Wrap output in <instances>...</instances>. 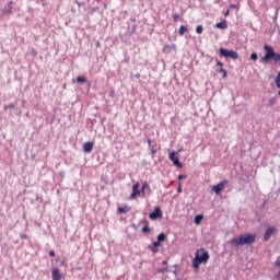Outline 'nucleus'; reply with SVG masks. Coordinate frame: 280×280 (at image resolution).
I'll use <instances>...</instances> for the list:
<instances>
[{
	"mask_svg": "<svg viewBox=\"0 0 280 280\" xmlns=\"http://www.w3.org/2000/svg\"><path fill=\"white\" fill-rule=\"evenodd\" d=\"M256 237L257 236L255 234H243L238 237L232 238L231 244L236 247L250 245L254 244Z\"/></svg>",
	"mask_w": 280,
	"mask_h": 280,
	"instance_id": "f257e3e1",
	"label": "nucleus"
},
{
	"mask_svg": "<svg viewBox=\"0 0 280 280\" xmlns=\"http://www.w3.org/2000/svg\"><path fill=\"white\" fill-rule=\"evenodd\" d=\"M209 261V252L205 248H200L196 252L195 258L192 260V267L198 270L201 264H207Z\"/></svg>",
	"mask_w": 280,
	"mask_h": 280,
	"instance_id": "f03ea898",
	"label": "nucleus"
},
{
	"mask_svg": "<svg viewBox=\"0 0 280 280\" xmlns=\"http://www.w3.org/2000/svg\"><path fill=\"white\" fill-rule=\"evenodd\" d=\"M264 49L266 51L265 56L260 58V62L262 65H266V62H270V60H273L275 62L277 61V52L275 51V48L270 45H265Z\"/></svg>",
	"mask_w": 280,
	"mask_h": 280,
	"instance_id": "7ed1b4c3",
	"label": "nucleus"
},
{
	"mask_svg": "<svg viewBox=\"0 0 280 280\" xmlns=\"http://www.w3.org/2000/svg\"><path fill=\"white\" fill-rule=\"evenodd\" d=\"M220 56L223 58H231L232 60H237L240 55L235 50H229L226 48H220Z\"/></svg>",
	"mask_w": 280,
	"mask_h": 280,
	"instance_id": "20e7f679",
	"label": "nucleus"
},
{
	"mask_svg": "<svg viewBox=\"0 0 280 280\" xmlns=\"http://www.w3.org/2000/svg\"><path fill=\"white\" fill-rule=\"evenodd\" d=\"M228 180L220 182L218 185L212 187V191L217 194V196H220V192L224 189V187L228 185Z\"/></svg>",
	"mask_w": 280,
	"mask_h": 280,
	"instance_id": "39448f33",
	"label": "nucleus"
},
{
	"mask_svg": "<svg viewBox=\"0 0 280 280\" xmlns=\"http://www.w3.org/2000/svg\"><path fill=\"white\" fill-rule=\"evenodd\" d=\"M168 159L176 167H183V163H180V160L176 156V152H171Z\"/></svg>",
	"mask_w": 280,
	"mask_h": 280,
	"instance_id": "423d86ee",
	"label": "nucleus"
},
{
	"mask_svg": "<svg viewBox=\"0 0 280 280\" xmlns=\"http://www.w3.org/2000/svg\"><path fill=\"white\" fill-rule=\"evenodd\" d=\"M139 187H140V184H139V182H137L136 184H133L132 185V192H131V195H130V198L132 199V200H135V198H138V196H141V190L139 189Z\"/></svg>",
	"mask_w": 280,
	"mask_h": 280,
	"instance_id": "0eeeda50",
	"label": "nucleus"
},
{
	"mask_svg": "<svg viewBox=\"0 0 280 280\" xmlns=\"http://www.w3.org/2000/svg\"><path fill=\"white\" fill-rule=\"evenodd\" d=\"M148 143L150 145L151 154H152V156H154V154H156V152H159V150H161V145H159L156 142L152 143L151 139L148 140Z\"/></svg>",
	"mask_w": 280,
	"mask_h": 280,
	"instance_id": "6e6552de",
	"label": "nucleus"
},
{
	"mask_svg": "<svg viewBox=\"0 0 280 280\" xmlns=\"http://www.w3.org/2000/svg\"><path fill=\"white\" fill-rule=\"evenodd\" d=\"M277 232V228L275 226H271V228H268L265 232V235H264V240L265 242H268V240H270V237H272V235Z\"/></svg>",
	"mask_w": 280,
	"mask_h": 280,
	"instance_id": "1a4fd4ad",
	"label": "nucleus"
},
{
	"mask_svg": "<svg viewBox=\"0 0 280 280\" xmlns=\"http://www.w3.org/2000/svg\"><path fill=\"white\" fill-rule=\"evenodd\" d=\"M163 212L161 211V208L156 207L153 212L150 213L151 220H156L158 218H162Z\"/></svg>",
	"mask_w": 280,
	"mask_h": 280,
	"instance_id": "9d476101",
	"label": "nucleus"
},
{
	"mask_svg": "<svg viewBox=\"0 0 280 280\" xmlns=\"http://www.w3.org/2000/svg\"><path fill=\"white\" fill-rule=\"evenodd\" d=\"M52 280H62V273H60V269L54 268L51 272Z\"/></svg>",
	"mask_w": 280,
	"mask_h": 280,
	"instance_id": "9b49d317",
	"label": "nucleus"
},
{
	"mask_svg": "<svg viewBox=\"0 0 280 280\" xmlns=\"http://www.w3.org/2000/svg\"><path fill=\"white\" fill-rule=\"evenodd\" d=\"M140 191H141L142 196H145V194H148L150 196V192H151L150 184H148V182H144L142 184V187H141Z\"/></svg>",
	"mask_w": 280,
	"mask_h": 280,
	"instance_id": "f8f14e48",
	"label": "nucleus"
},
{
	"mask_svg": "<svg viewBox=\"0 0 280 280\" xmlns=\"http://www.w3.org/2000/svg\"><path fill=\"white\" fill-rule=\"evenodd\" d=\"M83 152H85V154H91V152H93V142H85L83 144Z\"/></svg>",
	"mask_w": 280,
	"mask_h": 280,
	"instance_id": "ddd939ff",
	"label": "nucleus"
},
{
	"mask_svg": "<svg viewBox=\"0 0 280 280\" xmlns=\"http://www.w3.org/2000/svg\"><path fill=\"white\" fill-rule=\"evenodd\" d=\"M12 1H10L9 3H8V5L4 8V10H3V12H4V14H7L8 16H10V14H12Z\"/></svg>",
	"mask_w": 280,
	"mask_h": 280,
	"instance_id": "4468645a",
	"label": "nucleus"
},
{
	"mask_svg": "<svg viewBox=\"0 0 280 280\" xmlns=\"http://www.w3.org/2000/svg\"><path fill=\"white\" fill-rule=\"evenodd\" d=\"M215 27H218V30H226V27H229V25L226 24V22H219L215 24Z\"/></svg>",
	"mask_w": 280,
	"mask_h": 280,
	"instance_id": "2eb2a0df",
	"label": "nucleus"
},
{
	"mask_svg": "<svg viewBox=\"0 0 280 280\" xmlns=\"http://www.w3.org/2000/svg\"><path fill=\"white\" fill-rule=\"evenodd\" d=\"M128 211H130V208H128V207L118 208V213H128Z\"/></svg>",
	"mask_w": 280,
	"mask_h": 280,
	"instance_id": "dca6fc26",
	"label": "nucleus"
},
{
	"mask_svg": "<svg viewBox=\"0 0 280 280\" xmlns=\"http://www.w3.org/2000/svg\"><path fill=\"white\" fill-rule=\"evenodd\" d=\"M185 32H187V26L182 25V26L179 27V36H184V35H185Z\"/></svg>",
	"mask_w": 280,
	"mask_h": 280,
	"instance_id": "f3484780",
	"label": "nucleus"
},
{
	"mask_svg": "<svg viewBox=\"0 0 280 280\" xmlns=\"http://www.w3.org/2000/svg\"><path fill=\"white\" fill-rule=\"evenodd\" d=\"M202 222V214H198L195 217V224H200Z\"/></svg>",
	"mask_w": 280,
	"mask_h": 280,
	"instance_id": "a211bd4d",
	"label": "nucleus"
},
{
	"mask_svg": "<svg viewBox=\"0 0 280 280\" xmlns=\"http://www.w3.org/2000/svg\"><path fill=\"white\" fill-rule=\"evenodd\" d=\"M165 234L164 233H161L159 236H158V242L161 244V242H165Z\"/></svg>",
	"mask_w": 280,
	"mask_h": 280,
	"instance_id": "6ab92c4d",
	"label": "nucleus"
},
{
	"mask_svg": "<svg viewBox=\"0 0 280 280\" xmlns=\"http://www.w3.org/2000/svg\"><path fill=\"white\" fill-rule=\"evenodd\" d=\"M8 108L14 110V108H16V105L14 103H11L10 105L4 106V110H8Z\"/></svg>",
	"mask_w": 280,
	"mask_h": 280,
	"instance_id": "aec40b11",
	"label": "nucleus"
},
{
	"mask_svg": "<svg viewBox=\"0 0 280 280\" xmlns=\"http://www.w3.org/2000/svg\"><path fill=\"white\" fill-rule=\"evenodd\" d=\"M77 82H79V83H84V82H86V78H84V77H78V78H77Z\"/></svg>",
	"mask_w": 280,
	"mask_h": 280,
	"instance_id": "412c9836",
	"label": "nucleus"
},
{
	"mask_svg": "<svg viewBox=\"0 0 280 280\" xmlns=\"http://www.w3.org/2000/svg\"><path fill=\"white\" fill-rule=\"evenodd\" d=\"M142 233H150V226L148 224L142 228Z\"/></svg>",
	"mask_w": 280,
	"mask_h": 280,
	"instance_id": "4be33fe9",
	"label": "nucleus"
},
{
	"mask_svg": "<svg viewBox=\"0 0 280 280\" xmlns=\"http://www.w3.org/2000/svg\"><path fill=\"white\" fill-rule=\"evenodd\" d=\"M177 192L183 194V184L178 183Z\"/></svg>",
	"mask_w": 280,
	"mask_h": 280,
	"instance_id": "5701e85b",
	"label": "nucleus"
},
{
	"mask_svg": "<svg viewBox=\"0 0 280 280\" xmlns=\"http://www.w3.org/2000/svg\"><path fill=\"white\" fill-rule=\"evenodd\" d=\"M202 25H198L197 26V28H196V32L198 33V34H202Z\"/></svg>",
	"mask_w": 280,
	"mask_h": 280,
	"instance_id": "b1692460",
	"label": "nucleus"
},
{
	"mask_svg": "<svg viewBox=\"0 0 280 280\" xmlns=\"http://www.w3.org/2000/svg\"><path fill=\"white\" fill-rule=\"evenodd\" d=\"M250 58H252V60H257L259 57L257 56V54L256 52H253L252 55H250Z\"/></svg>",
	"mask_w": 280,
	"mask_h": 280,
	"instance_id": "393cba45",
	"label": "nucleus"
},
{
	"mask_svg": "<svg viewBox=\"0 0 280 280\" xmlns=\"http://www.w3.org/2000/svg\"><path fill=\"white\" fill-rule=\"evenodd\" d=\"M219 73H223V78H226V70H224L223 68L219 70Z\"/></svg>",
	"mask_w": 280,
	"mask_h": 280,
	"instance_id": "a878e982",
	"label": "nucleus"
},
{
	"mask_svg": "<svg viewBox=\"0 0 280 280\" xmlns=\"http://www.w3.org/2000/svg\"><path fill=\"white\" fill-rule=\"evenodd\" d=\"M167 271H168L167 267L158 269V272H160V273L167 272Z\"/></svg>",
	"mask_w": 280,
	"mask_h": 280,
	"instance_id": "bb28decb",
	"label": "nucleus"
},
{
	"mask_svg": "<svg viewBox=\"0 0 280 280\" xmlns=\"http://www.w3.org/2000/svg\"><path fill=\"white\" fill-rule=\"evenodd\" d=\"M173 19H174V21L176 23V21H178V19H180V15H178V13H176V14L173 15Z\"/></svg>",
	"mask_w": 280,
	"mask_h": 280,
	"instance_id": "cd10ccee",
	"label": "nucleus"
},
{
	"mask_svg": "<svg viewBox=\"0 0 280 280\" xmlns=\"http://www.w3.org/2000/svg\"><path fill=\"white\" fill-rule=\"evenodd\" d=\"M275 83H276L277 89H280V80L279 79H275Z\"/></svg>",
	"mask_w": 280,
	"mask_h": 280,
	"instance_id": "c85d7f7f",
	"label": "nucleus"
},
{
	"mask_svg": "<svg viewBox=\"0 0 280 280\" xmlns=\"http://www.w3.org/2000/svg\"><path fill=\"white\" fill-rule=\"evenodd\" d=\"M159 246H161V243L159 241L153 243V247L159 248Z\"/></svg>",
	"mask_w": 280,
	"mask_h": 280,
	"instance_id": "c756f323",
	"label": "nucleus"
},
{
	"mask_svg": "<svg viewBox=\"0 0 280 280\" xmlns=\"http://www.w3.org/2000/svg\"><path fill=\"white\" fill-rule=\"evenodd\" d=\"M151 252L156 254V253H159V248L153 246V247H151Z\"/></svg>",
	"mask_w": 280,
	"mask_h": 280,
	"instance_id": "7c9ffc66",
	"label": "nucleus"
},
{
	"mask_svg": "<svg viewBox=\"0 0 280 280\" xmlns=\"http://www.w3.org/2000/svg\"><path fill=\"white\" fill-rule=\"evenodd\" d=\"M185 178H187V175H178V180H183Z\"/></svg>",
	"mask_w": 280,
	"mask_h": 280,
	"instance_id": "2f4dec72",
	"label": "nucleus"
},
{
	"mask_svg": "<svg viewBox=\"0 0 280 280\" xmlns=\"http://www.w3.org/2000/svg\"><path fill=\"white\" fill-rule=\"evenodd\" d=\"M217 67H221L222 69V67H224V63H222V61H217Z\"/></svg>",
	"mask_w": 280,
	"mask_h": 280,
	"instance_id": "473e14b6",
	"label": "nucleus"
},
{
	"mask_svg": "<svg viewBox=\"0 0 280 280\" xmlns=\"http://www.w3.org/2000/svg\"><path fill=\"white\" fill-rule=\"evenodd\" d=\"M269 102H270L271 106H272L273 104H277V100H275V98H271Z\"/></svg>",
	"mask_w": 280,
	"mask_h": 280,
	"instance_id": "72a5a7b5",
	"label": "nucleus"
},
{
	"mask_svg": "<svg viewBox=\"0 0 280 280\" xmlns=\"http://www.w3.org/2000/svg\"><path fill=\"white\" fill-rule=\"evenodd\" d=\"M49 255H50V257H56V252L50 250V252H49Z\"/></svg>",
	"mask_w": 280,
	"mask_h": 280,
	"instance_id": "f704fd0d",
	"label": "nucleus"
},
{
	"mask_svg": "<svg viewBox=\"0 0 280 280\" xmlns=\"http://www.w3.org/2000/svg\"><path fill=\"white\" fill-rule=\"evenodd\" d=\"M230 8L235 9V8H237V5L236 4H230Z\"/></svg>",
	"mask_w": 280,
	"mask_h": 280,
	"instance_id": "c9c22d12",
	"label": "nucleus"
},
{
	"mask_svg": "<svg viewBox=\"0 0 280 280\" xmlns=\"http://www.w3.org/2000/svg\"><path fill=\"white\" fill-rule=\"evenodd\" d=\"M230 10H226V12L224 13V16H229V14H230Z\"/></svg>",
	"mask_w": 280,
	"mask_h": 280,
	"instance_id": "e433bc0d",
	"label": "nucleus"
},
{
	"mask_svg": "<svg viewBox=\"0 0 280 280\" xmlns=\"http://www.w3.org/2000/svg\"><path fill=\"white\" fill-rule=\"evenodd\" d=\"M276 266H277L278 268H280V260H277V261H276Z\"/></svg>",
	"mask_w": 280,
	"mask_h": 280,
	"instance_id": "4c0bfd02",
	"label": "nucleus"
},
{
	"mask_svg": "<svg viewBox=\"0 0 280 280\" xmlns=\"http://www.w3.org/2000/svg\"><path fill=\"white\" fill-rule=\"evenodd\" d=\"M276 278L280 280V270H279L278 273L276 275Z\"/></svg>",
	"mask_w": 280,
	"mask_h": 280,
	"instance_id": "58836bf2",
	"label": "nucleus"
},
{
	"mask_svg": "<svg viewBox=\"0 0 280 280\" xmlns=\"http://www.w3.org/2000/svg\"><path fill=\"white\" fill-rule=\"evenodd\" d=\"M163 266H167V260L162 261Z\"/></svg>",
	"mask_w": 280,
	"mask_h": 280,
	"instance_id": "ea45409f",
	"label": "nucleus"
},
{
	"mask_svg": "<svg viewBox=\"0 0 280 280\" xmlns=\"http://www.w3.org/2000/svg\"><path fill=\"white\" fill-rule=\"evenodd\" d=\"M276 80H280V72L277 74Z\"/></svg>",
	"mask_w": 280,
	"mask_h": 280,
	"instance_id": "a19ab883",
	"label": "nucleus"
},
{
	"mask_svg": "<svg viewBox=\"0 0 280 280\" xmlns=\"http://www.w3.org/2000/svg\"><path fill=\"white\" fill-rule=\"evenodd\" d=\"M34 56H36V50H33Z\"/></svg>",
	"mask_w": 280,
	"mask_h": 280,
	"instance_id": "79ce46f5",
	"label": "nucleus"
},
{
	"mask_svg": "<svg viewBox=\"0 0 280 280\" xmlns=\"http://www.w3.org/2000/svg\"><path fill=\"white\" fill-rule=\"evenodd\" d=\"M278 95L280 96V91L278 92Z\"/></svg>",
	"mask_w": 280,
	"mask_h": 280,
	"instance_id": "37998d69",
	"label": "nucleus"
},
{
	"mask_svg": "<svg viewBox=\"0 0 280 280\" xmlns=\"http://www.w3.org/2000/svg\"><path fill=\"white\" fill-rule=\"evenodd\" d=\"M27 236H23V238L25 240Z\"/></svg>",
	"mask_w": 280,
	"mask_h": 280,
	"instance_id": "c03bdc74",
	"label": "nucleus"
}]
</instances>
